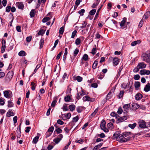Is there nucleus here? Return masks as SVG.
<instances>
[{
	"label": "nucleus",
	"instance_id": "nucleus-34",
	"mask_svg": "<svg viewBox=\"0 0 150 150\" xmlns=\"http://www.w3.org/2000/svg\"><path fill=\"white\" fill-rule=\"evenodd\" d=\"M8 107L10 108L12 107L13 106V103L12 102L11 100H8Z\"/></svg>",
	"mask_w": 150,
	"mask_h": 150
},
{
	"label": "nucleus",
	"instance_id": "nucleus-64",
	"mask_svg": "<svg viewBox=\"0 0 150 150\" xmlns=\"http://www.w3.org/2000/svg\"><path fill=\"white\" fill-rule=\"evenodd\" d=\"M140 78L139 75V74H137L134 76V79L135 80H138Z\"/></svg>",
	"mask_w": 150,
	"mask_h": 150
},
{
	"label": "nucleus",
	"instance_id": "nucleus-52",
	"mask_svg": "<svg viewBox=\"0 0 150 150\" xmlns=\"http://www.w3.org/2000/svg\"><path fill=\"white\" fill-rule=\"evenodd\" d=\"M76 110L79 113L81 112L82 111V107H77L76 108Z\"/></svg>",
	"mask_w": 150,
	"mask_h": 150
},
{
	"label": "nucleus",
	"instance_id": "nucleus-60",
	"mask_svg": "<svg viewBox=\"0 0 150 150\" xmlns=\"http://www.w3.org/2000/svg\"><path fill=\"white\" fill-rule=\"evenodd\" d=\"M32 38V36H30L26 38V40L28 42H30L31 41Z\"/></svg>",
	"mask_w": 150,
	"mask_h": 150
},
{
	"label": "nucleus",
	"instance_id": "nucleus-32",
	"mask_svg": "<svg viewBox=\"0 0 150 150\" xmlns=\"http://www.w3.org/2000/svg\"><path fill=\"white\" fill-rule=\"evenodd\" d=\"M71 99L70 96L69 95H67L64 97V100L66 102H68L70 101Z\"/></svg>",
	"mask_w": 150,
	"mask_h": 150
},
{
	"label": "nucleus",
	"instance_id": "nucleus-14",
	"mask_svg": "<svg viewBox=\"0 0 150 150\" xmlns=\"http://www.w3.org/2000/svg\"><path fill=\"white\" fill-rule=\"evenodd\" d=\"M132 109L136 110L139 107V105L136 103H133L132 104Z\"/></svg>",
	"mask_w": 150,
	"mask_h": 150
},
{
	"label": "nucleus",
	"instance_id": "nucleus-51",
	"mask_svg": "<svg viewBox=\"0 0 150 150\" xmlns=\"http://www.w3.org/2000/svg\"><path fill=\"white\" fill-rule=\"evenodd\" d=\"M81 43V40L79 38H77L75 40V44L76 45H79Z\"/></svg>",
	"mask_w": 150,
	"mask_h": 150
},
{
	"label": "nucleus",
	"instance_id": "nucleus-59",
	"mask_svg": "<svg viewBox=\"0 0 150 150\" xmlns=\"http://www.w3.org/2000/svg\"><path fill=\"white\" fill-rule=\"evenodd\" d=\"M79 120V117L78 116H76V117H74L72 121L74 122H76L78 121Z\"/></svg>",
	"mask_w": 150,
	"mask_h": 150
},
{
	"label": "nucleus",
	"instance_id": "nucleus-12",
	"mask_svg": "<svg viewBox=\"0 0 150 150\" xmlns=\"http://www.w3.org/2000/svg\"><path fill=\"white\" fill-rule=\"evenodd\" d=\"M137 67L140 69H143L145 68L146 67V64L144 62L139 63L137 65Z\"/></svg>",
	"mask_w": 150,
	"mask_h": 150
},
{
	"label": "nucleus",
	"instance_id": "nucleus-26",
	"mask_svg": "<svg viewBox=\"0 0 150 150\" xmlns=\"http://www.w3.org/2000/svg\"><path fill=\"white\" fill-rule=\"evenodd\" d=\"M26 55V53L24 51H20L18 53V55L20 56H25Z\"/></svg>",
	"mask_w": 150,
	"mask_h": 150
},
{
	"label": "nucleus",
	"instance_id": "nucleus-7",
	"mask_svg": "<svg viewBox=\"0 0 150 150\" xmlns=\"http://www.w3.org/2000/svg\"><path fill=\"white\" fill-rule=\"evenodd\" d=\"M2 47L1 52L3 53L4 52L6 48V42L4 39H3L2 41Z\"/></svg>",
	"mask_w": 150,
	"mask_h": 150
},
{
	"label": "nucleus",
	"instance_id": "nucleus-53",
	"mask_svg": "<svg viewBox=\"0 0 150 150\" xmlns=\"http://www.w3.org/2000/svg\"><path fill=\"white\" fill-rule=\"evenodd\" d=\"M79 52V50L76 48L75 49L74 52V56L76 57L78 54Z\"/></svg>",
	"mask_w": 150,
	"mask_h": 150
},
{
	"label": "nucleus",
	"instance_id": "nucleus-16",
	"mask_svg": "<svg viewBox=\"0 0 150 150\" xmlns=\"http://www.w3.org/2000/svg\"><path fill=\"white\" fill-rule=\"evenodd\" d=\"M143 97V96L140 93H138L135 96V99L137 100H139Z\"/></svg>",
	"mask_w": 150,
	"mask_h": 150
},
{
	"label": "nucleus",
	"instance_id": "nucleus-15",
	"mask_svg": "<svg viewBox=\"0 0 150 150\" xmlns=\"http://www.w3.org/2000/svg\"><path fill=\"white\" fill-rule=\"evenodd\" d=\"M12 110H9L8 111L6 114V116L8 117H10L11 116H13L15 114L12 111Z\"/></svg>",
	"mask_w": 150,
	"mask_h": 150
},
{
	"label": "nucleus",
	"instance_id": "nucleus-57",
	"mask_svg": "<svg viewBox=\"0 0 150 150\" xmlns=\"http://www.w3.org/2000/svg\"><path fill=\"white\" fill-rule=\"evenodd\" d=\"M123 112V110L121 107H119L117 111V113L118 114L120 115Z\"/></svg>",
	"mask_w": 150,
	"mask_h": 150
},
{
	"label": "nucleus",
	"instance_id": "nucleus-37",
	"mask_svg": "<svg viewBox=\"0 0 150 150\" xmlns=\"http://www.w3.org/2000/svg\"><path fill=\"white\" fill-rule=\"evenodd\" d=\"M35 10L32 9L30 13V15L31 18L33 17L35 15Z\"/></svg>",
	"mask_w": 150,
	"mask_h": 150
},
{
	"label": "nucleus",
	"instance_id": "nucleus-47",
	"mask_svg": "<svg viewBox=\"0 0 150 150\" xmlns=\"http://www.w3.org/2000/svg\"><path fill=\"white\" fill-rule=\"evenodd\" d=\"M61 141V139H59V138H55L53 140V142L57 144Z\"/></svg>",
	"mask_w": 150,
	"mask_h": 150
},
{
	"label": "nucleus",
	"instance_id": "nucleus-8",
	"mask_svg": "<svg viewBox=\"0 0 150 150\" xmlns=\"http://www.w3.org/2000/svg\"><path fill=\"white\" fill-rule=\"evenodd\" d=\"M21 124L19 125L18 127V128L17 130L16 131V136L17 138H19L21 136Z\"/></svg>",
	"mask_w": 150,
	"mask_h": 150
},
{
	"label": "nucleus",
	"instance_id": "nucleus-30",
	"mask_svg": "<svg viewBox=\"0 0 150 150\" xmlns=\"http://www.w3.org/2000/svg\"><path fill=\"white\" fill-rule=\"evenodd\" d=\"M141 42V41L140 40H137L136 41L133 42L131 44V45L132 46H134L136 45L138 43H140Z\"/></svg>",
	"mask_w": 150,
	"mask_h": 150
},
{
	"label": "nucleus",
	"instance_id": "nucleus-56",
	"mask_svg": "<svg viewBox=\"0 0 150 150\" xmlns=\"http://www.w3.org/2000/svg\"><path fill=\"white\" fill-rule=\"evenodd\" d=\"M76 33H77V31L76 30H74V31H73L72 33L71 38H74Z\"/></svg>",
	"mask_w": 150,
	"mask_h": 150
},
{
	"label": "nucleus",
	"instance_id": "nucleus-45",
	"mask_svg": "<svg viewBox=\"0 0 150 150\" xmlns=\"http://www.w3.org/2000/svg\"><path fill=\"white\" fill-rule=\"evenodd\" d=\"M111 92L110 91L109 92L106 97V100H108L111 98Z\"/></svg>",
	"mask_w": 150,
	"mask_h": 150
},
{
	"label": "nucleus",
	"instance_id": "nucleus-4",
	"mask_svg": "<svg viewBox=\"0 0 150 150\" xmlns=\"http://www.w3.org/2000/svg\"><path fill=\"white\" fill-rule=\"evenodd\" d=\"M138 124L139 127L141 128H147L146 122L143 120H140Z\"/></svg>",
	"mask_w": 150,
	"mask_h": 150
},
{
	"label": "nucleus",
	"instance_id": "nucleus-61",
	"mask_svg": "<svg viewBox=\"0 0 150 150\" xmlns=\"http://www.w3.org/2000/svg\"><path fill=\"white\" fill-rule=\"evenodd\" d=\"M56 131L57 134H59L62 132V130L59 128H57L56 129Z\"/></svg>",
	"mask_w": 150,
	"mask_h": 150
},
{
	"label": "nucleus",
	"instance_id": "nucleus-18",
	"mask_svg": "<svg viewBox=\"0 0 150 150\" xmlns=\"http://www.w3.org/2000/svg\"><path fill=\"white\" fill-rule=\"evenodd\" d=\"M127 18L124 17L123 18L122 20L120 23V25L121 27H123L125 26V22L126 21Z\"/></svg>",
	"mask_w": 150,
	"mask_h": 150
},
{
	"label": "nucleus",
	"instance_id": "nucleus-11",
	"mask_svg": "<svg viewBox=\"0 0 150 150\" xmlns=\"http://www.w3.org/2000/svg\"><path fill=\"white\" fill-rule=\"evenodd\" d=\"M130 106V104H127L124 105L123 106V108L124 109V112L127 113V110H129V108Z\"/></svg>",
	"mask_w": 150,
	"mask_h": 150
},
{
	"label": "nucleus",
	"instance_id": "nucleus-48",
	"mask_svg": "<svg viewBox=\"0 0 150 150\" xmlns=\"http://www.w3.org/2000/svg\"><path fill=\"white\" fill-rule=\"evenodd\" d=\"M50 18L49 17H46L44 18L42 20V21L43 23H45L48 21H49Z\"/></svg>",
	"mask_w": 150,
	"mask_h": 150
},
{
	"label": "nucleus",
	"instance_id": "nucleus-55",
	"mask_svg": "<svg viewBox=\"0 0 150 150\" xmlns=\"http://www.w3.org/2000/svg\"><path fill=\"white\" fill-rule=\"evenodd\" d=\"M64 27H61L59 30V33L60 34H63L64 32Z\"/></svg>",
	"mask_w": 150,
	"mask_h": 150
},
{
	"label": "nucleus",
	"instance_id": "nucleus-9",
	"mask_svg": "<svg viewBox=\"0 0 150 150\" xmlns=\"http://www.w3.org/2000/svg\"><path fill=\"white\" fill-rule=\"evenodd\" d=\"M17 6L18 8L23 10L24 8V5L23 3L21 2H16Z\"/></svg>",
	"mask_w": 150,
	"mask_h": 150
},
{
	"label": "nucleus",
	"instance_id": "nucleus-42",
	"mask_svg": "<svg viewBox=\"0 0 150 150\" xmlns=\"http://www.w3.org/2000/svg\"><path fill=\"white\" fill-rule=\"evenodd\" d=\"M75 79L77 80L78 82H80L82 81L83 78L80 76H77L76 77Z\"/></svg>",
	"mask_w": 150,
	"mask_h": 150
},
{
	"label": "nucleus",
	"instance_id": "nucleus-20",
	"mask_svg": "<svg viewBox=\"0 0 150 150\" xmlns=\"http://www.w3.org/2000/svg\"><path fill=\"white\" fill-rule=\"evenodd\" d=\"M106 122L105 120H103L101 121L100 124V128L101 129H102L103 128L105 127Z\"/></svg>",
	"mask_w": 150,
	"mask_h": 150
},
{
	"label": "nucleus",
	"instance_id": "nucleus-31",
	"mask_svg": "<svg viewBox=\"0 0 150 150\" xmlns=\"http://www.w3.org/2000/svg\"><path fill=\"white\" fill-rule=\"evenodd\" d=\"M150 11H147L144 16V18L146 19L147 18L150 16Z\"/></svg>",
	"mask_w": 150,
	"mask_h": 150
},
{
	"label": "nucleus",
	"instance_id": "nucleus-58",
	"mask_svg": "<svg viewBox=\"0 0 150 150\" xmlns=\"http://www.w3.org/2000/svg\"><path fill=\"white\" fill-rule=\"evenodd\" d=\"M40 65H37L36 66L35 69L33 72V73L32 75L33 74H34L36 72L37 70L40 67Z\"/></svg>",
	"mask_w": 150,
	"mask_h": 150
},
{
	"label": "nucleus",
	"instance_id": "nucleus-2",
	"mask_svg": "<svg viewBox=\"0 0 150 150\" xmlns=\"http://www.w3.org/2000/svg\"><path fill=\"white\" fill-rule=\"evenodd\" d=\"M13 73L12 71H9L6 76L5 81L7 82H9L13 77Z\"/></svg>",
	"mask_w": 150,
	"mask_h": 150
},
{
	"label": "nucleus",
	"instance_id": "nucleus-22",
	"mask_svg": "<svg viewBox=\"0 0 150 150\" xmlns=\"http://www.w3.org/2000/svg\"><path fill=\"white\" fill-rule=\"evenodd\" d=\"M118 59L117 57H115L113 58V63L115 65H117L118 64Z\"/></svg>",
	"mask_w": 150,
	"mask_h": 150
},
{
	"label": "nucleus",
	"instance_id": "nucleus-49",
	"mask_svg": "<svg viewBox=\"0 0 150 150\" xmlns=\"http://www.w3.org/2000/svg\"><path fill=\"white\" fill-rule=\"evenodd\" d=\"M94 46H95V47L93 48V49L92 50L91 52V53L92 54H93V55H94L96 54V45H95Z\"/></svg>",
	"mask_w": 150,
	"mask_h": 150
},
{
	"label": "nucleus",
	"instance_id": "nucleus-25",
	"mask_svg": "<svg viewBox=\"0 0 150 150\" xmlns=\"http://www.w3.org/2000/svg\"><path fill=\"white\" fill-rule=\"evenodd\" d=\"M4 94L5 97L8 98L10 96V94L8 91H5L4 92Z\"/></svg>",
	"mask_w": 150,
	"mask_h": 150
},
{
	"label": "nucleus",
	"instance_id": "nucleus-63",
	"mask_svg": "<svg viewBox=\"0 0 150 150\" xmlns=\"http://www.w3.org/2000/svg\"><path fill=\"white\" fill-rule=\"evenodd\" d=\"M11 6H8L6 8V11L7 12H9L11 10Z\"/></svg>",
	"mask_w": 150,
	"mask_h": 150
},
{
	"label": "nucleus",
	"instance_id": "nucleus-24",
	"mask_svg": "<svg viewBox=\"0 0 150 150\" xmlns=\"http://www.w3.org/2000/svg\"><path fill=\"white\" fill-rule=\"evenodd\" d=\"M102 6V5L100 7V8H99L97 10V12L96 13V14L95 17L94 19V20H96L98 18V17L99 14V12Z\"/></svg>",
	"mask_w": 150,
	"mask_h": 150
},
{
	"label": "nucleus",
	"instance_id": "nucleus-39",
	"mask_svg": "<svg viewBox=\"0 0 150 150\" xmlns=\"http://www.w3.org/2000/svg\"><path fill=\"white\" fill-rule=\"evenodd\" d=\"M124 91H120V93L118 95V98H122L124 95Z\"/></svg>",
	"mask_w": 150,
	"mask_h": 150
},
{
	"label": "nucleus",
	"instance_id": "nucleus-33",
	"mask_svg": "<svg viewBox=\"0 0 150 150\" xmlns=\"http://www.w3.org/2000/svg\"><path fill=\"white\" fill-rule=\"evenodd\" d=\"M71 88H70L69 85L67 87V91H66V93L67 94L69 95L71 93Z\"/></svg>",
	"mask_w": 150,
	"mask_h": 150
},
{
	"label": "nucleus",
	"instance_id": "nucleus-3",
	"mask_svg": "<svg viewBox=\"0 0 150 150\" xmlns=\"http://www.w3.org/2000/svg\"><path fill=\"white\" fill-rule=\"evenodd\" d=\"M142 59L144 61L147 63L150 62V53H144L142 54Z\"/></svg>",
	"mask_w": 150,
	"mask_h": 150
},
{
	"label": "nucleus",
	"instance_id": "nucleus-21",
	"mask_svg": "<svg viewBox=\"0 0 150 150\" xmlns=\"http://www.w3.org/2000/svg\"><path fill=\"white\" fill-rule=\"evenodd\" d=\"M76 106L74 104L71 105L69 106V108L70 109V110L71 111H73L75 109Z\"/></svg>",
	"mask_w": 150,
	"mask_h": 150
},
{
	"label": "nucleus",
	"instance_id": "nucleus-44",
	"mask_svg": "<svg viewBox=\"0 0 150 150\" xmlns=\"http://www.w3.org/2000/svg\"><path fill=\"white\" fill-rule=\"evenodd\" d=\"M96 11V10L93 9L91 10L89 12V14L93 16L94 15Z\"/></svg>",
	"mask_w": 150,
	"mask_h": 150
},
{
	"label": "nucleus",
	"instance_id": "nucleus-46",
	"mask_svg": "<svg viewBox=\"0 0 150 150\" xmlns=\"http://www.w3.org/2000/svg\"><path fill=\"white\" fill-rule=\"evenodd\" d=\"M54 129V127L53 126H52L51 127H49L47 132H51V133H52V132L53 131Z\"/></svg>",
	"mask_w": 150,
	"mask_h": 150
},
{
	"label": "nucleus",
	"instance_id": "nucleus-27",
	"mask_svg": "<svg viewBox=\"0 0 150 150\" xmlns=\"http://www.w3.org/2000/svg\"><path fill=\"white\" fill-rule=\"evenodd\" d=\"M103 143H101L98 145L96 146L94 148L93 150H97L98 149L100 148L101 146L103 145Z\"/></svg>",
	"mask_w": 150,
	"mask_h": 150
},
{
	"label": "nucleus",
	"instance_id": "nucleus-5",
	"mask_svg": "<svg viewBox=\"0 0 150 150\" xmlns=\"http://www.w3.org/2000/svg\"><path fill=\"white\" fill-rule=\"evenodd\" d=\"M83 99L84 101L94 102L95 100V98H90L88 96L84 97Z\"/></svg>",
	"mask_w": 150,
	"mask_h": 150
},
{
	"label": "nucleus",
	"instance_id": "nucleus-1",
	"mask_svg": "<svg viewBox=\"0 0 150 150\" xmlns=\"http://www.w3.org/2000/svg\"><path fill=\"white\" fill-rule=\"evenodd\" d=\"M131 134L132 133L130 132H125L121 134H120L119 138L120 139L119 141L121 143L130 140L131 138V137H129L127 138L124 139L123 138Z\"/></svg>",
	"mask_w": 150,
	"mask_h": 150
},
{
	"label": "nucleus",
	"instance_id": "nucleus-10",
	"mask_svg": "<svg viewBox=\"0 0 150 150\" xmlns=\"http://www.w3.org/2000/svg\"><path fill=\"white\" fill-rule=\"evenodd\" d=\"M127 118L126 116H124L120 117L119 118H117V120L116 121V123H118L119 122H121L123 121L126 120Z\"/></svg>",
	"mask_w": 150,
	"mask_h": 150
},
{
	"label": "nucleus",
	"instance_id": "nucleus-54",
	"mask_svg": "<svg viewBox=\"0 0 150 150\" xmlns=\"http://www.w3.org/2000/svg\"><path fill=\"white\" fill-rule=\"evenodd\" d=\"M71 141H69V143H68L67 144L66 146L64 147V149H63L62 150H66V149H67L69 145L71 143Z\"/></svg>",
	"mask_w": 150,
	"mask_h": 150
},
{
	"label": "nucleus",
	"instance_id": "nucleus-62",
	"mask_svg": "<svg viewBox=\"0 0 150 150\" xmlns=\"http://www.w3.org/2000/svg\"><path fill=\"white\" fill-rule=\"evenodd\" d=\"M45 33V31L43 30H40L38 32V34L39 35H42Z\"/></svg>",
	"mask_w": 150,
	"mask_h": 150
},
{
	"label": "nucleus",
	"instance_id": "nucleus-29",
	"mask_svg": "<svg viewBox=\"0 0 150 150\" xmlns=\"http://www.w3.org/2000/svg\"><path fill=\"white\" fill-rule=\"evenodd\" d=\"M120 134L118 132H116L115 134H114L113 136V137L114 139H117L118 138H119V135Z\"/></svg>",
	"mask_w": 150,
	"mask_h": 150
},
{
	"label": "nucleus",
	"instance_id": "nucleus-35",
	"mask_svg": "<svg viewBox=\"0 0 150 150\" xmlns=\"http://www.w3.org/2000/svg\"><path fill=\"white\" fill-rule=\"evenodd\" d=\"M67 105V104H65L63 106L62 109H63V111H65L69 110Z\"/></svg>",
	"mask_w": 150,
	"mask_h": 150
},
{
	"label": "nucleus",
	"instance_id": "nucleus-40",
	"mask_svg": "<svg viewBox=\"0 0 150 150\" xmlns=\"http://www.w3.org/2000/svg\"><path fill=\"white\" fill-rule=\"evenodd\" d=\"M137 125V124L136 123H134L132 124H129L128 125V127L130 128H131L132 129H134V128Z\"/></svg>",
	"mask_w": 150,
	"mask_h": 150
},
{
	"label": "nucleus",
	"instance_id": "nucleus-50",
	"mask_svg": "<svg viewBox=\"0 0 150 150\" xmlns=\"http://www.w3.org/2000/svg\"><path fill=\"white\" fill-rule=\"evenodd\" d=\"M85 10L84 9H82L79 10L78 13L80 14L81 16H83V13L85 12Z\"/></svg>",
	"mask_w": 150,
	"mask_h": 150
},
{
	"label": "nucleus",
	"instance_id": "nucleus-41",
	"mask_svg": "<svg viewBox=\"0 0 150 150\" xmlns=\"http://www.w3.org/2000/svg\"><path fill=\"white\" fill-rule=\"evenodd\" d=\"M44 39L42 38H41L40 40V48L41 49L43 47V45L44 44Z\"/></svg>",
	"mask_w": 150,
	"mask_h": 150
},
{
	"label": "nucleus",
	"instance_id": "nucleus-38",
	"mask_svg": "<svg viewBox=\"0 0 150 150\" xmlns=\"http://www.w3.org/2000/svg\"><path fill=\"white\" fill-rule=\"evenodd\" d=\"M4 100L5 99L2 97L0 98V105H3L5 103Z\"/></svg>",
	"mask_w": 150,
	"mask_h": 150
},
{
	"label": "nucleus",
	"instance_id": "nucleus-28",
	"mask_svg": "<svg viewBox=\"0 0 150 150\" xmlns=\"http://www.w3.org/2000/svg\"><path fill=\"white\" fill-rule=\"evenodd\" d=\"M98 78L99 79H102L105 76V74L102 72H101L100 74L97 75Z\"/></svg>",
	"mask_w": 150,
	"mask_h": 150
},
{
	"label": "nucleus",
	"instance_id": "nucleus-23",
	"mask_svg": "<svg viewBox=\"0 0 150 150\" xmlns=\"http://www.w3.org/2000/svg\"><path fill=\"white\" fill-rule=\"evenodd\" d=\"M39 136H37L34 138L33 141V143L34 144H36L38 140Z\"/></svg>",
	"mask_w": 150,
	"mask_h": 150
},
{
	"label": "nucleus",
	"instance_id": "nucleus-6",
	"mask_svg": "<svg viewBox=\"0 0 150 150\" xmlns=\"http://www.w3.org/2000/svg\"><path fill=\"white\" fill-rule=\"evenodd\" d=\"M140 74L142 75L145 74L149 75L150 74V71L146 69H142L140 70Z\"/></svg>",
	"mask_w": 150,
	"mask_h": 150
},
{
	"label": "nucleus",
	"instance_id": "nucleus-19",
	"mask_svg": "<svg viewBox=\"0 0 150 150\" xmlns=\"http://www.w3.org/2000/svg\"><path fill=\"white\" fill-rule=\"evenodd\" d=\"M134 86L135 89L136 90H138V88L140 86V83L139 81L135 82L134 83Z\"/></svg>",
	"mask_w": 150,
	"mask_h": 150
},
{
	"label": "nucleus",
	"instance_id": "nucleus-36",
	"mask_svg": "<svg viewBox=\"0 0 150 150\" xmlns=\"http://www.w3.org/2000/svg\"><path fill=\"white\" fill-rule=\"evenodd\" d=\"M98 64V62L96 60L95 61L92 65L93 68L94 69H96Z\"/></svg>",
	"mask_w": 150,
	"mask_h": 150
},
{
	"label": "nucleus",
	"instance_id": "nucleus-13",
	"mask_svg": "<svg viewBox=\"0 0 150 150\" xmlns=\"http://www.w3.org/2000/svg\"><path fill=\"white\" fill-rule=\"evenodd\" d=\"M144 90L146 92H148L150 91V83H148L145 86Z\"/></svg>",
	"mask_w": 150,
	"mask_h": 150
},
{
	"label": "nucleus",
	"instance_id": "nucleus-43",
	"mask_svg": "<svg viewBox=\"0 0 150 150\" xmlns=\"http://www.w3.org/2000/svg\"><path fill=\"white\" fill-rule=\"evenodd\" d=\"M110 115L112 117L115 116L116 118L117 119L118 117H119V116L116 113L114 112H112L110 114Z\"/></svg>",
	"mask_w": 150,
	"mask_h": 150
},
{
	"label": "nucleus",
	"instance_id": "nucleus-17",
	"mask_svg": "<svg viewBox=\"0 0 150 150\" xmlns=\"http://www.w3.org/2000/svg\"><path fill=\"white\" fill-rule=\"evenodd\" d=\"M89 59V58H88V55L87 54H85L83 56L81 59V60H83L85 61H86Z\"/></svg>",
	"mask_w": 150,
	"mask_h": 150
}]
</instances>
